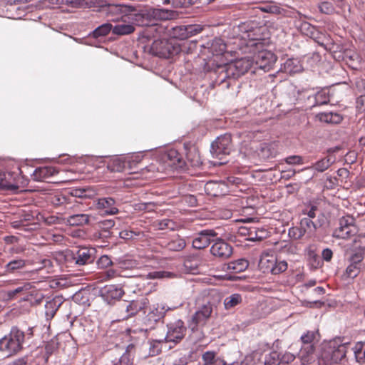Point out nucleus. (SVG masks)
<instances>
[{
	"label": "nucleus",
	"instance_id": "nucleus-21",
	"mask_svg": "<svg viewBox=\"0 0 365 365\" xmlns=\"http://www.w3.org/2000/svg\"><path fill=\"white\" fill-rule=\"evenodd\" d=\"M124 14L118 13L115 16V34L128 35L135 31L134 24L123 21Z\"/></svg>",
	"mask_w": 365,
	"mask_h": 365
},
{
	"label": "nucleus",
	"instance_id": "nucleus-61",
	"mask_svg": "<svg viewBox=\"0 0 365 365\" xmlns=\"http://www.w3.org/2000/svg\"><path fill=\"white\" fill-rule=\"evenodd\" d=\"M171 273L163 271H156L148 274L149 277L153 279H162L165 277H169Z\"/></svg>",
	"mask_w": 365,
	"mask_h": 365
},
{
	"label": "nucleus",
	"instance_id": "nucleus-1",
	"mask_svg": "<svg viewBox=\"0 0 365 365\" xmlns=\"http://www.w3.org/2000/svg\"><path fill=\"white\" fill-rule=\"evenodd\" d=\"M124 14L123 21H130L139 26H148L146 32H158L162 29L155 21H165L170 19V11L165 9L150 8L138 11L135 8L124 4H115V16Z\"/></svg>",
	"mask_w": 365,
	"mask_h": 365
},
{
	"label": "nucleus",
	"instance_id": "nucleus-57",
	"mask_svg": "<svg viewBox=\"0 0 365 365\" xmlns=\"http://www.w3.org/2000/svg\"><path fill=\"white\" fill-rule=\"evenodd\" d=\"M99 268L106 269L112 265L113 262L111 259L107 255L101 256L97 262Z\"/></svg>",
	"mask_w": 365,
	"mask_h": 365
},
{
	"label": "nucleus",
	"instance_id": "nucleus-20",
	"mask_svg": "<svg viewBox=\"0 0 365 365\" xmlns=\"http://www.w3.org/2000/svg\"><path fill=\"white\" fill-rule=\"evenodd\" d=\"M202 31L200 25H187L174 28V34L180 39H185L200 34Z\"/></svg>",
	"mask_w": 365,
	"mask_h": 365
},
{
	"label": "nucleus",
	"instance_id": "nucleus-2",
	"mask_svg": "<svg viewBox=\"0 0 365 365\" xmlns=\"http://www.w3.org/2000/svg\"><path fill=\"white\" fill-rule=\"evenodd\" d=\"M325 222L323 214L318 216L317 220L309 218H302L299 225L289 229V236L295 240H301L303 237L311 238L314 236L317 229L321 227Z\"/></svg>",
	"mask_w": 365,
	"mask_h": 365
},
{
	"label": "nucleus",
	"instance_id": "nucleus-6",
	"mask_svg": "<svg viewBox=\"0 0 365 365\" xmlns=\"http://www.w3.org/2000/svg\"><path fill=\"white\" fill-rule=\"evenodd\" d=\"M149 303L146 297H141L131 302H118L115 303L118 318L115 321H122L136 314L140 311L144 310Z\"/></svg>",
	"mask_w": 365,
	"mask_h": 365
},
{
	"label": "nucleus",
	"instance_id": "nucleus-51",
	"mask_svg": "<svg viewBox=\"0 0 365 365\" xmlns=\"http://www.w3.org/2000/svg\"><path fill=\"white\" fill-rule=\"evenodd\" d=\"M135 266V262L131 259L119 260L115 263V274L119 269H131Z\"/></svg>",
	"mask_w": 365,
	"mask_h": 365
},
{
	"label": "nucleus",
	"instance_id": "nucleus-43",
	"mask_svg": "<svg viewBox=\"0 0 365 365\" xmlns=\"http://www.w3.org/2000/svg\"><path fill=\"white\" fill-rule=\"evenodd\" d=\"M314 101L317 106L327 104L329 102V96L327 90L322 89L314 94Z\"/></svg>",
	"mask_w": 365,
	"mask_h": 365
},
{
	"label": "nucleus",
	"instance_id": "nucleus-33",
	"mask_svg": "<svg viewBox=\"0 0 365 365\" xmlns=\"http://www.w3.org/2000/svg\"><path fill=\"white\" fill-rule=\"evenodd\" d=\"M319 333L318 330L316 331H307L301 337L300 341L302 344V346L314 345L315 341H318Z\"/></svg>",
	"mask_w": 365,
	"mask_h": 365
},
{
	"label": "nucleus",
	"instance_id": "nucleus-58",
	"mask_svg": "<svg viewBox=\"0 0 365 365\" xmlns=\"http://www.w3.org/2000/svg\"><path fill=\"white\" fill-rule=\"evenodd\" d=\"M285 162L289 165H302L303 164L302 157L299 155H291L285 158Z\"/></svg>",
	"mask_w": 365,
	"mask_h": 365
},
{
	"label": "nucleus",
	"instance_id": "nucleus-54",
	"mask_svg": "<svg viewBox=\"0 0 365 365\" xmlns=\"http://www.w3.org/2000/svg\"><path fill=\"white\" fill-rule=\"evenodd\" d=\"M354 252L350 256V262L351 263H354L358 265H360L361 262L364 259V251L361 250H352Z\"/></svg>",
	"mask_w": 365,
	"mask_h": 365
},
{
	"label": "nucleus",
	"instance_id": "nucleus-29",
	"mask_svg": "<svg viewBox=\"0 0 365 365\" xmlns=\"http://www.w3.org/2000/svg\"><path fill=\"white\" fill-rule=\"evenodd\" d=\"M249 266V262L245 259H239L229 262L227 264V270L232 273H240L245 271Z\"/></svg>",
	"mask_w": 365,
	"mask_h": 365
},
{
	"label": "nucleus",
	"instance_id": "nucleus-56",
	"mask_svg": "<svg viewBox=\"0 0 365 365\" xmlns=\"http://www.w3.org/2000/svg\"><path fill=\"white\" fill-rule=\"evenodd\" d=\"M261 10L266 13L279 14L281 13V8L276 4H267L261 7Z\"/></svg>",
	"mask_w": 365,
	"mask_h": 365
},
{
	"label": "nucleus",
	"instance_id": "nucleus-47",
	"mask_svg": "<svg viewBox=\"0 0 365 365\" xmlns=\"http://www.w3.org/2000/svg\"><path fill=\"white\" fill-rule=\"evenodd\" d=\"M112 29V24H103L98 28H96L93 31V36L96 38L105 36L107 34L110 33Z\"/></svg>",
	"mask_w": 365,
	"mask_h": 365
},
{
	"label": "nucleus",
	"instance_id": "nucleus-49",
	"mask_svg": "<svg viewBox=\"0 0 365 365\" xmlns=\"http://www.w3.org/2000/svg\"><path fill=\"white\" fill-rule=\"evenodd\" d=\"M156 226L158 230H173L175 229L177 225L176 223L170 219H163L157 222Z\"/></svg>",
	"mask_w": 365,
	"mask_h": 365
},
{
	"label": "nucleus",
	"instance_id": "nucleus-22",
	"mask_svg": "<svg viewBox=\"0 0 365 365\" xmlns=\"http://www.w3.org/2000/svg\"><path fill=\"white\" fill-rule=\"evenodd\" d=\"M302 365L311 364L316 360L315 346H302L298 354Z\"/></svg>",
	"mask_w": 365,
	"mask_h": 365
},
{
	"label": "nucleus",
	"instance_id": "nucleus-46",
	"mask_svg": "<svg viewBox=\"0 0 365 365\" xmlns=\"http://www.w3.org/2000/svg\"><path fill=\"white\" fill-rule=\"evenodd\" d=\"M168 46V43L165 41L160 39L155 40L151 45V50L156 55L165 56L164 48Z\"/></svg>",
	"mask_w": 365,
	"mask_h": 365
},
{
	"label": "nucleus",
	"instance_id": "nucleus-36",
	"mask_svg": "<svg viewBox=\"0 0 365 365\" xmlns=\"http://www.w3.org/2000/svg\"><path fill=\"white\" fill-rule=\"evenodd\" d=\"M101 296L108 304L114 303V285L107 284L100 290Z\"/></svg>",
	"mask_w": 365,
	"mask_h": 365
},
{
	"label": "nucleus",
	"instance_id": "nucleus-39",
	"mask_svg": "<svg viewBox=\"0 0 365 365\" xmlns=\"http://www.w3.org/2000/svg\"><path fill=\"white\" fill-rule=\"evenodd\" d=\"M167 344L164 340H153L149 341V355L151 356L158 355L162 350L163 346Z\"/></svg>",
	"mask_w": 365,
	"mask_h": 365
},
{
	"label": "nucleus",
	"instance_id": "nucleus-10",
	"mask_svg": "<svg viewBox=\"0 0 365 365\" xmlns=\"http://www.w3.org/2000/svg\"><path fill=\"white\" fill-rule=\"evenodd\" d=\"M358 231L354 218L346 215L339 219V226L334 230L333 236L339 239H349L355 236Z\"/></svg>",
	"mask_w": 365,
	"mask_h": 365
},
{
	"label": "nucleus",
	"instance_id": "nucleus-27",
	"mask_svg": "<svg viewBox=\"0 0 365 365\" xmlns=\"http://www.w3.org/2000/svg\"><path fill=\"white\" fill-rule=\"evenodd\" d=\"M114 200L111 197L101 198L98 201L97 207L103 215L114 214Z\"/></svg>",
	"mask_w": 365,
	"mask_h": 365
},
{
	"label": "nucleus",
	"instance_id": "nucleus-35",
	"mask_svg": "<svg viewBox=\"0 0 365 365\" xmlns=\"http://www.w3.org/2000/svg\"><path fill=\"white\" fill-rule=\"evenodd\" d=\"M242 295L240 294L235 293V294H232L227 297L224 299L223 304H224L225 309L226 310H230V309L235 308L237 305L240 304L242 303Z\"/></svg>",
	"mask_w": 365,
	"mask_h": 365
},
{
	"label": "nucleus",
	"instance_id": "nucleus-38",
	"mask_svg": "<svg viewBox=\"0 0 365 365\" xmlns=\"http://www.w3.org/2000/svg\"><path fill=\"white\" fill-rule=\"evenodd\" d=\"M164 159L170 165L176 166L180 163L181 156L176 150L171 149L165 153Z\"/></svg>",
	"mask_w": 365,
	"mask_h": 365
},
{
	"label": "nucleus",
	"instance_id": "nucleus-16",
	"mask_svg": "<svg viewBox=\"0 0 365 365\" xmlns=\"http://www.w3.org/2000/svg\"><path fill=\"white\" fill-rule=\"evenodd\" d=\"M211 254L221 259L229 258L232 254V247L225 240L218 239L210 247Z\"/></svg>",
	"mask_w": 365,
	"mask_h": 365
},
{
	"label": "nucleus",
	"instance_id": "nucleus-14",
	"mask_svg": "<svg viewBox=\"0 0 365 365\" xmlns=\"http://www.w3.org/2000/svg\"><path fill=\"white\" fill-rule=\"evenodd\" d=\"M256 66L265 71H269L275 63L277 57L274 53L267 50H262L255 54L252 58Z\"/></svg>",
	"mask_w": 365,
	"mask_h": 365
},
{
	"label": "nucleus",
	"instance_id": "nucleus-42",
	"mask_svg": "<svg viewBox=\"0 0 365 365\" xmlns=\"http://www.w3.org/2000/svg\"><path fill=\"white\" fill-rule=\"evenodd\" d=\"M356 359L359 363L365 362V344L357 342L353 348Z\"/></svg>",
	"mask_w": 365,
	"mask_h": 365
},
{
	"label": "nucleus",
	"instance_id": "nucleus-17",
	"mask_svg": "<svg viewBox=\"0 0 365 365\" xmlns=\"http://www.w3.org/2000/svg\"><path fill=\"white\" fill-rule=\"evenodd\" d=\"M11 225L14 228L30 230L35 229L37 223L35 222V216L33 212L24 210L21 219L12 222Z\"/></svg>",
	"mask_w": 365,
	"mask_h": 365
},
{
	"label": "nucleus",
	"instance_id": "nucleus-7",
	"mask_svg": "<svg viewBox=\"0 0 365 365\" xmlns=\"http://www.w3.org/2000/svg\"><path fill=\"white\" fill-rule=\"evenodd\" d=\"M259 269L264 273L279 274L287 269V263L284 260H278L275 255L269 252H263L259 261Z\"/></svg>",
	"mask_w": 365,
	"mask_h": 365
},
{
	"label": "nucleus",
	"instance_id": "nucleus-28",
	"mask_svg": "<svg viewBox=\"0 0 365 365\" xmlns=\"http://www.w3.org/2000/svg\"><path fill=\"white\" fill-rule=\"evenodd\" d=\"M261 28H255L250 31H248L246 34V36H243V38H247V45L250 46H257L261 44V41L263 39L260 34Z\"/></svg>",
	"mask_w": 365,
	"mask_h": 365
},
{
	"label": "nucleus",
	"instance_id": "nucleus-4",
	"mask_svg": "<svg viewBox=\"0 0 365 365\" xmlns=\"http://www.w3.org/2000/svg\"><path fill=\"white\" fill-rule=\"evenodd\" d=\"M24 332L17 327H12L10 332L0 339V351L6 356L17 354L23 348Z\"/></svg>",
	"mask_w": 365,
	"mask_h": 365
},
{
	"label": "nucleus",
	"instance_id": "nucleus-52",
	"mask_svg": "<svg viewBox=\"0 0 365 365\" xmlns=\"http://www.w3.org/2000/svg\"><path fill=\"white\" fill-rule=\"evenodd\" d=\"M361 267L360 265L351 263L346 269V273L347 276L350 278L356 277L359 273L360 272Z\"/></svg>",
	"mask_w": 365,
	"mask_h": 365
},
{
	"label": "nucleus",
	"instance_id": "nucleus-9",
	"mask_svg": "<svg viewBox=\"0 0 365 365\" xmlns=\"http://www.w3.org/2000/svg\"><path fill=\"white\" fill-rule=\"evenodd\" d=\"M130 330L127 329L126 333L118 334L116 336L117 339L123 340L122 344H117L115 348L118 351H125L123 353L119 359L118 365H132L133 364V354L134 352L135 346L130 342Z\"/></svg>",
	"mask_w": 365,
	"mask_h": 365
},
{
	"label": "nucleus",
	"instance_id": "nucleus-40",
	"mask_svg": "<svg viewBox=\"0 0 365 365\" xmlns=\"http://www.w3.org/2000/svg\"><path fill=\"white\" fill-rule=\"evenodd\" d=\"M26 266V261L22 259H14L8 262L5 266V271L13 273L16 270L23 269Z\"/></svg>",
	"mask_w": 365,
	"mask_h": 365
},
{
	"label": "nucleus",
	"instance_id": "nucleus-64",
	"mask_svg": "<svg viewBox=\"0 0 365 365\" xmlns=\"http://www.w3.org/2000/svg\"><path fill=\"white\" fill-rule=\"evenodd\" d=\"M301 29L302 31H307V35H311L312 36L314 35V31H315V28L307 22L303 23Z\"/></svg>",
	"mask_w": 365,
	"mask_h": 365
},
{
	"label": "nucleus",
	"instance_id": "nucleus-55",
	"mask_svg": "<svg viewBox=\"0 0 365 365\" xmlns=\"http://www.w3.org/2000/svg\"><path fill=\"white\" fill-rule=\"evenodd\" d=\"M307 216L304 218H309L312 220H317L318 219V216L320 214H322L319 210H318L316 206H312L307 211L304 212Z\"/></svg>",
	"mask_w": 365,
	"mask_h": 365
},
{
	"label": "nucleus",
	"instance_id": "nucleus-19",
	"mask_svg": "<svg viewBox=\"0 0 365 365\" xmlns=\"http://www.w3.org/2000/svg\"><path fill=\"white\" fill-rule=\"evenodd\" d=\"M95 250L88 247H80L73 252V259L78 265H84L94 260Z\"/></svg>",
	"mask_w": 365,
	"mask_h": 365
},
{
	"label": "nucleus",
	"instance_id": "nucleus-12",
	"mask_svg": "<svg viewBox=\"0 0 365 365\" xmlns=\"http://www.w3.org/2000/svg\"><path fill=\"white\" fill-rule=\"evenodd\" d=\"M143 160V155L140 153H133L126 156H118L115 158V172L133 173L138 164Z\"/></svg>",
	"mask_w": 365,
	"mask_h": 365
},
{
	"label": "nucleus",
	"instance_id": "nucleus-25",
	"mask_svg": "<svg viewBox=\"0 0 365 365\" xmlns=\"http://www.w3.org/2000/svg\"><path fill=\"white\" fill-rule=\"evenodd\" d=\"M240 232L242 235L247 234L250 240H262L267 235V232L265 229H259L255 227H251L249 230L246 227H241Z\"/></svg>",
	"mask_w": 365,
	"mask_h": 365
},
{
	"label": "nucleus",
	"instance_id": "nucleus-62",
	"mask_svg": "<svg viewBox=\"0 0 365 365\" xmlns=\"http://www.w3.org/2000/svg\"><path fill=\"white\" fill-rule=\"evenodd\" d=\"M356 108L361 113H365V94L356 99Z\"/></svg>",
	"mask_w": 365,
	"mask_h": 365
},
{
	"label": "nucleus",
	"instance_id": "nucleus-37",
	"mask_svg": "<svg viewBox=\"0 0 365 365\" xmlns=\"http://www.w3.org/2000/svg\"><path fill=\"white\" fill-rule=\"evenodd\" d=\"M59 300L53 299L47 302L45 304V313L47 317L53 318L61 306Z\"/></svg>",
	"mask_w": 365,
	"mask_h": 365
},
{
	"label": "nucleus",
	"instance_id": "nucleus-31",
	"mask_svg": "<svg viewBox=\"0 0 365 365\" xmlns=\"http://www.w3.org/2000/svg\"><path fill=\"white\" fill-rule=\"evenodd\" d=\"M204 365H225V361L215 351H207L202 356Z\"/></svg>",
	"mask_w": 365,
	"mask_h": 365
},
{
	"label": "nucleus",
	"instance_id": "nucleus-26",
	"mask_svg": "<svg viewBox=\"0 0 365 365\" xmlns=\"http://www.w3.org/2000/svg\"><path fill=\"white\" fill-rule=\"evenodd\" d=\"M317 118L320 122L330 124L340 123L343 119L340 114L332 112L320 113L317 115Z\"/></svg>",
	"mask_w": 365,
	"mask_h": 365
},
{
	"label": "nucleus",
	"instance_id": "nucleus-60",
	"mask_svg": "<svg viewBox=\"0 0 365 365\" xmlns=\"http://www.w3.org/2000/svg\"><path fill=\"white\" fill-rule=\"evenodd\" d=\"M139 234H137L135 232L130 231V230H123L119 233L120 238L127 241L129 240H132L134 236H137Z\"/></svg>",
	"mask_w": 365,
	"mask_h": 365
},
{
	"label": "nucleus",
	"instance_id": "nucleus-24",
	"mask_svg": "<svg viewBox=\"0 0 365 365\" xmlns=\"http://www.w3.org/2000/svg\"><path fill=\"white\" fill-rule=\"evenodd\" d=\"M336 160L334 156L327 155L317 161L312 166L307 167L304 170H314L318 173H322L327 170Z\"/></svg>",
	"mask_w": 365,
	"mask_h": 365
},
{
	"label": "nucleus",
	"instance_id": "nucleus-50",
	"mask_svg": "<svg viewBox=\"0 0 365 365\" xmlns=\"http://www.w3.org/2000/svg\"><path fill=\"white\" fill-rule=\"evenodd\" d=\"M307 256L309 262L312 263V265L314 268H317L322 265V262L319 259V257L317 255L314 250L309 248L307 250Z\"/></svg>",
	"mask_w": 365,
	"mask_h": 365
},
{
	"label": "nucleus",
	"instance_id": "nucleus-23",
	"mask_svg": "<svg viewBox=\"0 0 365 365\" xmlns=\"http://www.w3.org/2000/svg\"><path fill=\"white\" fill-rule=\"evenodd\" d=\"M33 287L29 282H24L16 288L8 291L7 295L14 299L16 296L21 297L24 300H28L29 295L31 293Z\"/></svg>",
	"mask_w": 365,
	"mask_h": 365
},
{
	"label": "nucleus",
	"instance_id": "nucleus-48",
	"mask_svg": "<svg viewBox=\"0 0 365 365\" xmlns=\"http://www.w3.org/2000/svg\"><path fill=\"white\" fill-rule=\"evenodd\" d=\"M190 354L176 353V356L173 360V365H187L190 361Z\"/></svg>",
	"mask_w": 365,
	"mask_h": 365
},
{
	"label": "nucleus",
	"instance_id": "nucleus-8",
	"mask_svg": "<svg viewBox=\"0 0 365 365\" xmlns=\"http://www.w3.org/2000/svg\"><path fill=\"white\" fill-rule=\"evenodd\" d=\"M212 312L213 304L209 301L199 305L188 322L189 327L195 331L200 327H204L210 319Z\"/></svg>",
	"mask_w": 365,
	"mask_h": 365
},
{
	"label": "nucleus",
	"instance_id": "nucleus-32",
	"mask_svg": "<svg viewBox=\"0 0 365 365\" xmlns=\"http://www.w3.org/2000/svg\"><path fill=\"white\" fill-rule=\"evenodd\" d=\"M186 246L185 240L180 236L176 235L170 241L167 242L165 247L170 251L179 252L182 250Z\"/></svg>",
	"mask_w": 365,
	"mask_h": 365
},
{
	"label": "nucleus",
	"instance_id": "nucleus-3",
	"mask_svg": "<svg viewBox=\"0 0 365 365\" xmlns=\"http://www.w3.org/2000/svg\"><path fill=\"white\" fill-rule=\"evenodd\" d=\"M23 173L19 166L11 172H4L0 169V187L11 191L24 190L29 183V179Z\"/></svg>",
	"mask_w": 365,
	"mask_h": 365
},
{
	"label": "nucleus",
	"instance_id": "nucleus-18",
	"mask_svg": "<svg viewBox=\"0 0 365 365\" xmlns=\"http://www.w3.org/2000/svg\"><path fill=\"white\" fill-rule=\"evenodd\" d=\"M213 230H203L200 232L192 240L194 248L201 250L207 247L211 242V238L217 236Z\"/></svg>",
	"mask_w": 365,
	"mask_h": 365
},
{
	"label": "nucleus",
	"instance_id": "nucleus-13",
	"mask_svg": "<svg viewBox=\"0 0 365 365\" xmlns=\"http://www.w3.org/2000/svg\"><path fill=\"white\" fill-rule=\"evenodd\" d=\"M231 150L232 138L227 133L217 138L211 145V153L215 158H220L222 155H229Z\"/></svg>",
	"mask_w": 365,
	"mask_h": 365
},
{
	"label": "nucleus",
	"instance_id": "nucleus-30",
	"mask_svg": "<svg viewBox=\"0 0 365 365\" xmlns=\"http://www.w3.org/2000/svg\"><path fill=\"white\" fill-rule=\"evenodd\" d=\"M55 173V169L53 167H41L36 169L34 171V179L37 181L46 180L48 178L52 176Z\"/></svg>",
	"mask_w": 365,
	"mask_h": 365
},
{
	"label": "nucleus",
	"instance_id": "nucleus-44",
	"mask_svg": "<svg viewBox=\"0 0 365 365\" xmlns=\"http://www.w3.org/2000/svg\"><path fill=\"white\" fill-rule=\"evenodd\" d=\"M352 242V250H365V234H356Z\"/></svg>",
	"mask_w": 365,
	"mask_h": 365
},
{
	"label": "nucleus",
	"instance_id": "nucleus-63",
	"mask_svg": "<svg viewBox=\"0 0 365 365\" xmlns=\"http://www.w3.org/2000/svg\"><path fill=\"white\" fill-rule=\"evenodd\" d=\"M333 257V252L329 248L324 249L322 252V257L326 262H330Z\"/></svg>",
	"mask_w": 365,
	"mask_h": 365
},
{
	"label": "nucleus",
	"instance_id": "nucleus-53",
	"mask_svg": "<svg viewBox=\"0 0 365 365\" xmlns=\"http://www.w3.org/2000/svg\"><path fill=\"white\" fill-rule=\"evenodd\" d=\"M319 11L325 14H331L334 12V7L331 2L324 1L319 4Z\"/></svg>",
	"mask_w": 365,
	"mask_h": 365
},
{
	"label": "nucleus",
	"instance_id": "nucleus-59",
	"mask_svg": "<svg viewBox=\"0 0 365 365\" xmlns=\"http://www.w3.org/2000/svg\"><path fill=\"white\" fill-rule=\"evenodd\" d=\"M191 153L187 154V159L190 161L191 165L195 167L200 165L202 161L197 153L195 151L193 158H191Z\"/></svg>",
	"mask_w": 365,
	"mask_h": 365
},
{
	"label": "nucleus",
	"instance_id": "nucleus-34",
	"mask_svg": "<svg viewBox=\"0 0 365 365\" xmlns=\"http://www.w3.org/2000/svg\"><path fill=\"white\" fill-rule=\"evenodd\" d=\"M302 66L297 58H289L284 63V71L292 74L301 71Z\"/></svg>",
	"mask_w": 365,
	"mask_h": 365
},
{
	"label": "nucleus",
	"instance_id": "nucleus-45",
	"mask_svg": "<svg viewBox=\"0 0 365 365\" xmlns=\"http://www.w3.org/2000/svg\"><path fill=\"white\" fill-rule=\"evenodd\" d=\"M210 50L214 55H220L225 51L226 45L222 39L215 38L211 44Z\"/></svg>",
	"mask_w": 365,
	"mask_h": 365
},
{
	"label": "nucleus",
	"instance_id": "nucleus-11",
	"mask_svg": "<svg viewBox=\"0 0 365 365\" xmlns=\"http://www.w3.org/2000/svg\"><path fill=\"white\" fill-rule=\"evenodd\" d=\"M253 65V61L249 57L236 59L226 66V75L228 78H237L246 73Z\"/></svg>",
	"mask_w": 365,
	"mask_h": 365
},
{
	"label": "nucleus",
	"instance_id": "nucleus-15",
	"mask_svg": "<svg viewBox=\"0 0 365 365\" xmlns=\"http://www.w3.org/2000/svg\"><path fill=\"white\" fill-rule=\"evenodd\" d=\"M185 331L186 327L184 326V322L182 320H178L173 324H170L164 339L167 343L173 342L175 344L182 339Z\"/></svg>",
	"mask_w": 365,
	"mask_h": 365
},
{
	"label": "nucleus",
	"instance_id": "nucleus-5",
	"mask_svg": "<svg viewBox=\"0 0 365 365\" xmlns=\"http://www.w3.org/2000/svg\"><path fill=\"white\" fill-rule=\"evenodd\" d=\"M348 345L342 343L340 339L329 341L323 347L321 360L329 365L338 364L345 357Z\"/></svg>",
	"mask_w": 365,
	"mask_h": 365
},
{
	"label": "nucleus",
	"instance_id": "nucleus-41",
	"mask_svg": "<svg viewBox=\"0 0 365 365\" xmlns=\"http://www.w3.org/2000/svg\"><path fill=\"white\" fill-rule=\"evenodd\" d=\"M89 218L87 215L78 214L70 216L68 218V222L72 226L83 225L88 222Z\"/></svg>",
	"mask_w": 365,
	"mask_h": 365
}]
</instances>
